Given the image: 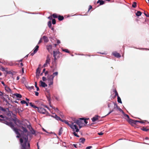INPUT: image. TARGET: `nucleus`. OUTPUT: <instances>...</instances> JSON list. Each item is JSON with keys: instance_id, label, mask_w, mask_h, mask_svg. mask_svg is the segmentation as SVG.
Instances as JSON below:
<instances>
[{"instance_id": "29", "label": "nucleus", "mask_w": 149, "mask_h": 149, "mask_svg": "<svg viewBox=\"0 0 149 149\" xmlns=\"http://www.w3.org/2000/svg\"><path fill=\"white\" fill-rule=\"evenodd\" d=\"M136 6V2H134L132 5V7L134 8H135Z\"/></svg>"}, {"instance_id": "4", "label": "nucleus", "mask_w": 149, "mask_h": 149, "mask_svg": "<svg viewBox=\"0 0 149 149\" xmlns=\"http://www.w3.org/2000/svg\"><path fill=\"white\" fill-rule=\"evenodd\" d=\"M72 129L73 131H75L76 132H78L79 131V129L78 128L77 126L75 124H74V123H72L71 124V125L70 127Z\"/></svg>"}, {"instance_id": "23", "label": "nucleus", "mask_w": 149, "mask_h": 149, "mask_svg": "<svg viewBox=\"0 0 149 149\" xmlns=\"http://www.w3.org/2000/svg\"><path fill=\"white\" fill-rule=\"evenodd\" d=\"M13 120L14 122L15 123H16V122H18V123H19V124H20V121L18 120L16 118L13 119Z\"/></svg>"}, {"instance_id": "39", "label": "nucleus", "mask_w": 149, "mask_h": 149, "mask_svg": "<svg viewBox=\"0 0 149 149\" xmlns=\"http://www.w3.org/2000/svg\"><path fill=\"white\" fill-rule=\"evenodd\" d=\"M62 51H64V52H67V53H69V52L68 51V49H62Z\"/></svg>"}, {"instance_id": "25", "label": "nucleus", "mask_w": 149, "mask_h": 149, "mask_svg": "<svg viewBox=\"0 0 149 149\" xmlns=\"http://www.w3.org/2000/svg\"><path fill=\"white\" fill-rule=\"evenodd\" d=\"M30 105L34 109L37 108L38 109V107L33 105L31 102L30 103Z\"/></svg>"}, {"instance_id": "2", "label": "nucleus", "mask_w": 149, "mask_h": 149, "mask_svg": "<svg viewBox=\"0 0 149 149\" xmlns=\"http://www.w3.org/2000/svg\"><path fill=\"white\" fill-rule=\"evenodd\" d=\"M0 120L1 121L2 123L9 126L13 130L16 134H17V136H16L17 138H19L21 136L20 134L18 132V130L14 127V125L12 123L8 122L1 119H0Z\"/></svg>"}, {"instance_id": "35", "label": "nucleus", "mask_w": 149, "mask_h": 149, "mask_svg": "<svg viewBox=\"0 0 149 149\" xmlns=\"http://www.w3.org/2000/svg\"><path fill=\"white\" fill-rule=\"evenodd\" d=\"M49 85L50 86L51 85H52L53 83V81H48Z\"/></svg>"}, {"instance_id": "62", "label": "nucleus", "mask_w": 149, "mask_h": 149, "mask_svg": "<svg viewBox=\"0 0 149 149\" xmlns=\"http://www.w3.org/2000/svg\"><path fill=\"white\" fill-rule=\"evenodd\" d=\"M3 93L0 91V96H3Z\"/></svg>"}, {"instance_id": "16", "label": "nucleus", "mask_w": 149, "mask_h": 149, "mask_svg": "<svg viewBox=\"0 0 149 149\" xmlns=\"http://www.w3.org/2000/svg\"><path fill=\"white\" fill-rule=\"evenodd\" d=\"M40 70L39 68H38L36 70V76H38V77L39 76L40 74Z\"/></svg>"}, {"instance_id": "3", "label": "nucleus", "mask_w": 149, "mask_h": 149, "mask_svg": "<svg viewBox=\"0 0 149 149\" xmlns=\"http://www.w3.org/2000/svg\"><path fill=\"white\" fill-rule=\"evenodd\" d=\"M83 119H84V118H80L78 119L75 120H74V123H76L79 126H80L83 124V122L81 121Z\"/></svg>"}, {"instance_id": "10", "label": "nucleus", "mask_w": 149, "mask_h": 149, "mask_svg": "<svg viewBox=\"0 0 149 149\" xmlns=\"http://www.w3.org/2000/svg\"><path fill=\"white\" fill-rule=\"evenodd\" d=\"M40 83L41 84L42 86L43 87H45L47 86V84L45 82L42 81L41 80L40 81Z\"/></svg>"}, {"instance_id": "37", "label": "nucleus", "mask_w": 149, "mask_h": 149, "mask_svg": "<svg viewBox=\"0 0 149 149\" xmlns=\"http://www.w3.org/2000/svg\"><path fill=\"white\" fill-rule=\"evenodd\" d=\"M52 16L54 18H57V16L56 14L54 13L52 15Z\"/></svg>"}, {"instance_id": "47", "label": "nucleus", "mask_w": 149, "mask_h": 149, "mask_svg": "<svg viewBox=\"0 0 149 149\" xmlns=\"http://www.w3.org/2000/svg\"><path fill=\"white\" fill-rule=\"evenodd\" d=\"M47 99L48 100L50 103V100H51V98H50V96H49V97H47Z\"/></svg>"}, {"instance_id": "49", "label": "nucleus", "mask_w": 149, "mask_h": 149, "mask_svg": "<svg viewBox=\"0 0 149 149\" xmlns=\"http://www.w3.org/2000/svg\"><path fill=\"white\" fill-rule=\"evenodd\" d=\"M42 80L44 81H45L46 80V78L45 77H42Z\"/></svg>"}, {"instance_id": "18", "label": "nucleus", "mask_w": 149, "mask_h": 149, "mask_svg": "<svg viewBox=\"0 0 149 149\" xmlns=\"http://www.w3.org/2000/svg\"><path fill=\"white\" fill-rule=\"evenodd\" d=\"M58 19L59 21H61L63 19L64 17L63 16L59 15L58 16Z\"/></svg>"}, {"instance_id": "33", "label": "nucleus", "mask_w": 149, "mask_h": 149, "mask_svg": "<svg viewBox=\"0 0 149 149\" xmlns=\"http://www.w3.org/2000/svg\"><path fill=\"white\" fill-rule=\"evenodd\" d=\"M63 122H64L65 123L67 124L70 127V126L71 125V124H69L68 122L65 120L64 121L63 120Z\"/></svg>"}, {"instance_id": "45", "label": "nucleus", "mask_w": 149, "mask_h": 149, "mask_svg": "<svg viewBox=\"0 0 149 149\" xmlns=\"http://www.w3.org/2000/svg\"><path fill=\"white\" fill-rule=\"evenodd\" d=\"M73 134H74V135L76 136L77 137H79V136L75 132H74L73 133Z\"/></svg>"}, {"instance_id": "31", "label": "nucleus", "mask_w": 149, "mask_h": 149, "mask_svg": "<svg viewBox=\"0 0 149 149\" xmlns=\"http://www.w3.org/2000/svg\"><path fill=\"white\" fill-rule=\"evenodd\" d=\"M114 109H115L116 108L117 109H118L119 108V107H118V106L117 105V104H116L114 103Z\"/></svg>"}, {"instance_id": "52", "label": "nucleus", "mask_w": 149, "mask_h": 149, "mask_svg": "<svg viewBox=\"0 0 149 149\" xmlns=\"http://www.w3.org/2000/svg\"><path fill=\"white\" fill-rule=\"evenodd\" d=\"M55 98L58 101H59L60 100V99H59V97H55Z\"/></svg>"}, {"instance_id": "46", "label": "nucleus", "mask_w": 149, "mask_h": 149, "mask_svg": "<svg viewBox=\"0 0 149 149\" xmlns=\"http://www.w3.org/2000/svg\"><path fill=\"white\" fill-rule=\"evenodd\" d=\"M114 111V110L113 109L111 110H110V111L109 112V113L106 115V116L108 115L110 113H111L113 112Z\"/></svg>"}, {"instance_id": "15", "label": "nucleus", "mask_w": 149, "mask_h": 149, "mask_svg": "<svg viewBox=\"0 0 149 149\" xmlns=\"http://www.w3.org/2000/svg\"><path fill=\"white\" fill-rule=\"evenodd\" d=\"M51 60V57L49 55H47V59L46 61L47 62H48L49 63Z\"/></svg>"}, {"instance_id": "64", "label": "nucleus", "mask_w": 149, "mask_h": 149, "mask_svg": "<svg viewBox=\"0 0 149 149\" xmlns=\"http://www.w3.org/2000/svg\"><path fill=\"white\" fill-rule=\"evenodd\" d=\"M118 110L120 111V112H121L122 111V110L120 108H119Z\"/></svg>"}, {"instance_id": "50", "label": "nucleus", "mask_w": 149, "mask_h": 149, "mask_svg": "<svg viewBox=\"0 0 149 149\" xmlns=\"http://www.w3.org/2000/svg\"><path fill=\"white\" fill-rule=\"evenodd\" d=\"M83 120H84V122L86 124H87V123L88 122L86 121V119H84H84H83Z\"/></svg>"}, {"instance_id": "57", "label": "nucleus", "mask_w": 149, "mask_h": 149, "mask_svg": "<svg viewBox=\"0 0 149 149\" xmlns=\"http://www.w3.org/2000/svg\"><path fill=\"white\" fill-rule=\"evenodd\" d=\"M35 95L36 96H38V95H39V93L38 92H35Z\"/></svg>"}, {"instance_id": "36", "label": "nucleus", "mask_w": 149, "mask_h": 149, "mask_svg": "<svg viewBox=\"0 0 149 149\" xmlns=\"http://www.w3.org/2000/svg\"><path fill=\"white\" fill-rule=\"evenodd\" d=\"M49 64V63L48 62H47L46 61L45 63L43 65V67H46L47 66V64Z\"/></svg>"}, {"instance_id": "12", "label": "nucleus", "mask_w": 149, "mask_h": 149, "mask_svg": "<svg viewBox=\"0 0 149 149\" xmlns=\"http://www.w3.org/2000/svg\"><path fill=\"white\" fill-rule=\"evenodd\" d=\"M99 116L97 115L93 117L92 120L93 122H94L95 121L97 120L98 119Z\"/></svg>"}, {"instance_id": "30", "label": "nucleus", "mask_w": 149, "mask_h": 149, "mask_svg": "<svg viewBox=\"0 0 149 149\" xmlns=\"http://www.w3.org/2000/svg\"><path fill=\"white\" fill-rule=\"evenodd\" d=\"M135 123H136V122H139L142 124H144L145 122L143 121H139L137 120H135Z\"/></svg>"}, {"instance_id": "20", "label": "nucleus", "mask_w": 149, "mask_h": 149, "mask_svg": "<svg viewBox=\"0 0 149 149\" xmlns=\"http://www.w3.org/2000/svg\"><path fill=\"white\" fill-rule=\"evenodd\" d=\"M14 95L16 97L18 98H21L22 97V96L21 95L19 94L18 93H15L14 94Z\"/></svg>"}, {"instance_id": "61", "label": "nucleus", "mask_w": 149, "mask_h": 149, "mask_svg": "<svg viewBox=\"0 0 149 149\" xmlns=\"http://www.w3.org/2000/svg\"><path fill=\"white\" fill-rule=\"evenodd\" d=\"M36 53H35L34 52H33V53H31V55L32 56H33L34 54H35Z\"/></svg>"}, {"instance_id": "54", "label": "nucleus", "mask_w": 149, "mask_h": 149, "mask_svg": "<svg viewBox=\"0 0 149 149\" xmlns=\"http://www.w3.org/2000/svg\"><path fill=\"white\" fill-rule=\"evenodd\" d=\"M144 14L147 17H149V14H146L145 12L144 13Z\"/></svg>"}, {"instance_id": "5", "label": "nucleus", "mask_w": 149, "mask_h": 149, "mask_svg": "<svg viewBox=\"0 0 149 149\" xmlns=\"http://www.w3.org/2000/svg\"><path fill=\"white\" fill-rule=\"evenodd\" d=\"M38 111L39 113L43 114H45L46 111L45 109L42 107H38Z\"/></svg>"}, {"instance_id": "38", "label": "nucleus", "mask_w": 149, "mask_h": 149, "mask_svg": "<svg viewBox=\"0 0 149 149\" xmlns=\"http://www.w3.org/2000/svg\"><path fill=\"white\" fill-rule=\"evenodd\" d=\"M0 110H1L4 112H5L6 111V110L5 109L1 107H0Z\"/></svg>"}, {"instance_id": "28", "label": "nucleus", "mask_w": 149, "mask_h": 149, "mask_svg": "<svg viewBox=\"0 0 149 149\" xmlns=\"http://www.w3.org/2000/svg\"><path fill=\"white\" fill-rule=\"evenodd\" d=\"M30 131L32 134H35V131L33 128Z\"/></svg>"}, {"instance_id": "1", "label": "nucleus", "mask_w": 149, "mask_h": 149, "mask_svg": "<svg viewBox=\"0 0 149 149\" xmlns=\"http://www.w3.org/2000/svg\"><path fill=\"white\" fill-rule=\"evenodd\" d=\"M22 130L25 133H27V135H24L20 139V142L21 146V149H29L30 145L28 141V136L29 133L26 128L23 126L21 127Z\"/></svg>"}, {"instance_id": "6", "label": "nucleus", "mask_w": 149, "mask_h": 149, "mask_svg": "<svg viewBox=\"0 0 149 149\" xmlns=\"http://www.w3.org/2000/svg\"><path fill=\"white\" fill-rule=\"evenodd\" d=\"M59 55V52L58 51H54L53 52V56L54 57V60H56V57L58 56Z\"/></svg>"}, {"instance_id": "44", "label": "nucleus", "mask_w": 149, "mask_h": 149, "mask_svg": "<svg viewBox=\"0 0 149 149\" xmlns=\"http://www.w3.org/2000/svg\"><path fill=\"white\" fill-rule=\"evenodd\" d=\"M55 111L56 112L58 113H60L61 112L57 108H56Z\"/></svg>"}, {"instance_id": "13", "label": "nucleus", "mask_w": 149, "mask_h": 149, "mask_svg": "<svg viewBox=\"0 0 149 149\" xmlns=\"http://www.w3.org/2000/svg\"><path fill=\"white\" fill-rule=\"evenodd\" d=\"M135 120H132L130 118L128 119L127 121L130 123H134L135 124H136V123H135Z\"/></svg>"}, {"instance_id": "21", "label": "nucleus", "mask_w": 149, "mask_h": 149, "mask_svg": "<svg viewBox=\"0 0 149 149\" xmlns=\"http://www.w3.org/2000/svg\"><path fill=\"white\" fill-rule=\"evenodd\" d=\"M58 74V72H54L52 75H51L53 77V78H54V77L56 76H57Z\"/></svg>"}, {"instance_id": "7", "label": "nucleus", "mask_w": 149, "mask_h": 149, "mask_svg": "<svg viewBox=\"0 0 149 149\" xmlns=\"http://www.w3.org/2000/svg\"><path fill=\"white\" fill-rule=\"evenodd\" d=\"M112 54L114 56L117 58H120L121 57L120 55L118 53H117L116 52H112Z\"/></svg>"}, {"instance_id": "41", "label": "nucleus", "mask_w": 149, "mask_h": 149, "mask_svg": "<svg viewBox=\"0 0 149 149\" xmlns=\"http://www.w3.org/2000/svg\"><path fill=\"white\" fill-rule=\"evenodd\" d=\"M27 127L29 130H30L32 129V128L30 125H28Z\"/></svg>"}, {"instance_id": "63", "label": "nucleus", "mask_w": 149, "mask_h": 149, "mask_svg": "<svg viewBox=\"0 0 149 149\" xmlns=\"http://www.w3.org/2000/svg\"><path fill=\"white\" fill-rule=\"evenodd\" d=\"M42 129L44 131L46 132V133H48V132L45 130L44 128H42Z\"/></svg>"}, {"instance_id": "42", "label": "nucleus", "mask_w": 149, "mask_h": 149, "mask_svg": "<svg viewBox=\"0 0 149 149\" xmlns=\"http://www.w3.org/2000/svg\"><path fill=\"white\" fill-rule=\"evenodd\" d=\"M114 92L115 93V96H116L117 97L118 96H119L118 95V92H117V91H116V90H114Z\"/></svg>"}, {"instance_id": "60", "label": "nucleus", "mask_w": 149, "mask_h": 149, "mask_svg": "<svg viewBox=\"0 0 149 149\" xmlns=\"http://www.w3.org/2000/svg\"><path fill=\"white\" fill-rule=\"evenodd\" d=\"M57 43L58 44H59L61 43V41L60 40H57Z\"/></svg>"}, {"instance_id": "22", "label": "nucleus", "mask_w": 149, "mask_h": 149, "mask_svg": "<svg viewBox=\"0 0 149 149\" xmlns=\"http://www.w3.org/2000/svg\"><path fill=\"white\" fill-rule=\"evenodd\" d=\"M63 131V130L62 129V128H60L59 130V132L58 133V134L59 135H61V134H62Z\"/></svg>"}, {"instance_id": "9", "label": "nucleus", "mask_w": 149, "mask_h": 149, "mask_svg": "<svg viewBox=\"0 0 149 149\" xmlns=\"http://www.w3.org/2000/svg\"><path fill=\"white\" fill-rule=\"evenodd\" d=\"M5 90H6V91H7V92H8L11 93L12 91H11V90L9 88V87H8V86H6L5 87Z\"/></svg>"}, {"instance_id": "40", "label": "nucleus", "mask_w": 149, "mask_h": 149, "mask_svg": "<svg viewBox=\"0 0 149 149\" xmlns=\"http://www.w3.org/2000/svg\"><path fill=\"white\" fill-rule=\"evenodd\" d=\"M104 3V1L102 0H101L100 3V5H103Z\"/></svg>"}, {"instance_id": "27", "label": "nucleus", "mask_w": 149, "mask_h": 149, "mask_svg": "<svg viewBox=\"0 0 149 149\" xmlns=\"http://www.w3.org/2000/svg\"><path fill=\"white\" fill-rule=\"evenodd\" d=\"M117 100H118V102L120 103H122V102L121 100V99L120 97H119V96H118Z\"/></svg>"}, {"instance_id": "24", "label": "nucleus", "mask_w": 149, "mask_h": 149, "mask_svg": "<svg viewBox=\"0 0 149 149\" xmlns=\"http://www.w3.org/2000/svg\"><path fill=\"white\" fill-rule=\"evenodd\" d=\"M141 13L140 11H138L136 13V15L137 16H139L141 15Z\"/></svg>"}, {"instance_id": "53", "label": "nucleus", "mask_w": 149, "mask_h": 149, "mask_svg": "<svg viewBox=\"0 0 149 149\" xmlns=\"http://www.w3.org/2000/svg\"><path fill=\"white\" fill-rule=\"evenodd\" d=\"M42 38H40V40H39L38 42V44H39L41 42H42Z\"/></svg>"}, {"instance_id": "43", "label": "nucleus", "mask_w": 149, "mask_h": 149, "mask_svg": "<svg viewBox=\"0 0 149 149\" xmlns=\"http://www.w3.org/2000/svg\"><path fill=\"white\" fill-rule=\"evenodd\" d=\"M56 20L54 19H53L52 20V23L53 24H56Z\"/></svg>"}, {"instance_id": "32", "label": "nucleus", "mask_w": 149, "mask_h": 149, "mask_svg": "<svg viewBox=\"0 0 149 149\" xmlns=\"http://www.w3.org/2000/svg\"><path fill=\"white\" fill-rule=\"evenodd\" d=\"M142 130L144 131H147L148 130V129H147L145 127H143L141 129Z\"/></svg>"}, {"instance_id": "55", "label": "nucleus", "mask_w": 149, "mask_h": 149, "mask_svg": "<svg viewBox=\"0 0 149 149\" xmlns=\"http://www.w3.org/2000/svg\"><path fill=\"white\" fill-rule=\"evenodd\" d=\"M124 116L125 117H127V118L128 119L130 118L129 116L128 115L126 114H125Z\"/></svg>"}, {"instance_id": "14", "label": "nucleus", "mask_w": 149, "mask_h": 149, "mask_svg": "<svg viewBox=\"0 0 149 149\" xmlns=\"http://www.w3.org/2000/svg\"><path fill=\"white\" fill-rule=\"evenodd\" d=\"M42 38L45 42H47L49 41L48 38L46 36H44L42 37Z\"/></svg>"}, {"instance_id": "34", "label": "nucleus", "mask_w": 149, "mask_h": 149, "mask_svg": "<svg viewBox=\"0 0 149 149\" xmlns=\"http://www.w3.org/2000/svg\"><path fill=\"white\" fill-rule=\"evenodd\" d=\"M52 25L51 22L50 21H49L48 23V25L49 27L50 28H51V26Z\"/></svg>"}, {"instance_id": "59", "label": "nucleus", "mask_w": 149, "mask_h": 149, "mask_svg": "<svg viewBox=\"0 0 149 149\" xmlns=\"http://www.w3.org/2000/svg\"><path fill=\"white\" fill-rule=\"evenodd\" d=\"M98 134L100 135H101L103 134V133H102V132H101L100 133H98Z\"/></svg>"}, {"instance_id": "19", "label": "nucleus", "mask_w": 149, "mask_h": 149, "mask_svg": "<svg viewBox=\"0 0 149 149\" xmlns=\"http://www.w3.org/2000/svg\"><path fill=\"white\" fill-rule=\"evenodd\" d=\"M46 47L47 49L49 51V50H51L52 48V46L51 45H47Z\"/></svg>"}, {"instance_id": "17", "label": "nucleus", "mask_w": 149, "mask_h": 149, "mask_svg": "<svg viewBox=\"0 0 149 149\" xmlns=\"http://www.w3.org/2000/svg\"><path fill=\"white\" fill-rule=\"evenodd\" d=\"M39 46L37 45L33 49V51L35 53H36L38 50Z\"/></svg>"}, {"instance_id": "51", "label": "nucleus", "mask_w": 149, "mask_h": 149, "mask_svg": "<svg viewBox=\"0 0 149 149\" xmlns=\"http://www.w3.org/2000/svg\"><path fill=\"white\" fill-rule=\"evenodd\" d=\"M92 148V146H90L87 147L86 148V149H90Z\"/></svg>"}, {"instance_id": "48", "label": "nucleus", "mask_w": 149, "mask_h": 149, "mask_svg": "<svg viewBox=\"0 0 149 149\" xmlns=\"http://www.w3.org/2000/svg\"><path fill=\"white\" fill-rule=\"evenodd\" d=\"M21 103L22 104H25V103H26V102L25 100H23L21 101Z\"/></svg>"}, {"instance_id": "26", "label": "nucleus", "mask_w": 149, "mask_h": 149, "mask_svg": "<svg viewBox=\"0 0 149 149\" xmlns=\"http://www.w3.org/2000/svg\"><path fill=\"white\" fill-rule=\"evenodd\" d=\"M79 140L81 143H84L85 141V139L84 138H81Z\"/></svg>"}, {"instance_id": "58", "label": "nucleus", "mask_w": 149, "mask_h": 149, "mask_svg": "<svg viewBox=\"0 0 149 149\" xmlns=\"http://www.w3.org/2000/svg\"><path fill=\"white\" fill-rule=\"evenodd\" d=\"M50 106L54 110H55V109H56L55 107L53 106H52L51 105H50Z\"/></svg>"}, {"instance_id": "11", "label": "nucleus", "mask_w": 149, "mask_h": 149, "mask_svg": "<svg viewBox=\"0 0 149 149\" xmlns=\"http://www.w3.org/2000/svg\"><path fill=\"white\" fill-rule=\"evenodd\" d=\"M53 77L51 75L48 76L47 77V80L48 81H53Z\"/></svg>"}, {"instance_id": "56", "label": "nucleus", "mask_w": 149, "mask_h": 149, "mask_svg": "<svg viewBox=\"0 0 149 149\" xmlns=\"http://www.w3.org/2000/svg\"><path fill=\"white\" fill-rule=\"evenodd\" d=\"M92 6L91 5H90L89 6V8L88 9V11H89L90 10H91V9H92Z\"/></svg>"}, {"instance_id": "8", "label": "nucleus", "mask_w": 149, "mask_h": 149, "mask_svg": "<svg viewBox=\"0 0 149 149\" xmlns=\"http://www.w3.org/2000/svg\"><path fill=\"white\" fill-rule=\"evenodd\" d=\"M53 114L55 115V119L57 120H60L62 122H63V120H62L61 118L59 116H58L55 113H53Z\"/></svg>"}]
</instances>
